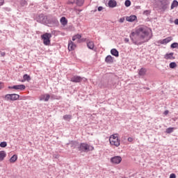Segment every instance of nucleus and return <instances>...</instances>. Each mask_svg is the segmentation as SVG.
<instances>
[{"label": "nucleus", "instance_id": "obj_1", "mask_svg": "<svg viewBox=\"0 0 178 178\" xmlns=\"http://www.w3.org/2000/svg\"><path fill=\"white\" fill-rule=\"evenodd\" d=\"M149 32L145 27H140L136 30L135 32H131L129 37L133 44L135 45H141L144 44V38L148 37Z\"/></svg>", "mask_w": 178, "mask_h": 178}, {"label": "nucleus", "instance_id": "obj_2", "mask_svg": "<svg viewBox=\"0 0 178 178\" xmlns=\"http://www.w3.org/2000/svg\"><path fill=\"white\" fill-rule=\"evenodd\" d=\"M154 4L159 9L163 12H165L168 8H169V5H170V0H154Z\"/></svg>", "mask_w": 178, "mask_h": 178}, {"label": "nucleus", "instance_id": "obj_3", "mask_svg": "<svg viewBox=\"0 0 178 178\" xmlns=\"http://www.w3.org/2000/svg\"><path fill=\"white\" fill-rule=\"evenodd\" d=\"M78 150L81 152H90V151H94V147L86 143H82L78 147Z\"/></svg>", "mask_w": 178, "mask_h": 178}, {"label": "nucleus", "instance_id": "obj_4", "mask_svg": "<svg viewBox=\"0 0 178 178\" xmlns=\"http://www.w3.org/2000/svg\"><path fill=\"white\" fill-rule=\"evenodd\" d=\"M51 37H52V35L48 33L42 35V40H43L44 45H49L51 44V40H49Z\"/></svg>", "mask_w": 178, "mask_h": 178}, {"label": "nucleus", "instance_id": "obj_5", "mask_svg": "<svg viewBox=\"0 0 178 178\" xmlns=\"http://www.w3.org/2000/svg\"><path fill=\"white\" fill-rule=\"evenodd\" d=\"M6 101H17L20 98V95L17 94H8L5 97Z\"/></svg>", "mask_w": 178, "mask_h": 178}, {"label": "nucleus", "instance_id": "obj_6", "mask_svg": "<svg viewBox=\"0 0 178 178\" xmlns=\"http://www.w3.org/2000/svg\"><path fill=\"white\" fill-rule=\"evenodd\" d=\"M37 22L42 23V24H47L48 23V17L43 14H40L37 18Z\"/></svg>", "mask_w": 178, "mask_h": 178}, {"label": "nucleus", "instance_id": "obj_7", "mask_svg": "<svg viewBox=\"0 0 178 178\" xmlns=\"http://www.w3.org/2000/svg\"><path fill=\"white\" fill-rule=\"evenodd\" d=\"M48 24H50L51 27H55L59 24V21L56 17H51L47 20Z\"/></svg>", "mask_w": 178, "mask_h": 178}, {"label": "nucleus", "instance_id": "obj_8", "mask_svg": "<svg viewBox=\"0 0 178 178\" xmlns=\"http://www.w3.org/2000/svg\"><path fill=\"white\" fill-rule=\"evenodd\" d=\"M111 163H114L115 165H119L120 162H122V157L120 156H115L111 159Z\"/></svg>", "mask_w": 178, "mask_h": 178}, {"label": "nucleus", "instance_id": "obj_9", "mask_svg": "<svg viewBox=\"0 0 178 178\" xmlns=\"http://www.w3.org/2000/svg\"><path fill=\"white\" fill-rule=\"evenodd\" d=\"M70 81L72 83H81L83 78L80 76L74 75L70 79Z\"/></svg>", "mask_w": 178, "mask_h": 178}, {"label": "nucleus", "instance_id": "obj_10", "mask_svg": "<svg viewBox=\"0 0 178 178\" xmlns=\"http://www.w3.org/2000/svg\"><path fill=\"white\" fill-rule=\"evenodd\" d=\"M8 88L10 90H20L21 91H23V90H26V86L24 85H15L13 86H9Z\"/></svg>", "mask_w": 178, "mask_h": 178}, {"label": "nucleus", "instance_id": "obj_11", "mask_svg": "<svg viewBox=\"0 0 178 178\" xmlns=\"http://www.w3.org/2000/svg\"><path fill=\"white\" fill-rule=\"evenodd\" d=\"M109 142L110 144H111V145H115V147H119V145H120V140H119V138L117 139H112L109 138Z\"/></svg>", "mask_w": 178, "mask_h": 178}, {"label": "nucleus", "instance_id": "obj_12", "mask_svg": "<svg viewBox=\"0 0 178 178\" xmlns=\"http://www.w3.org/2000/svg\"><path fill=\"white\" fill-rule=\"evenodd\" d=\"M49 98H51V95H49V94L42 95L40 97V101H44L45 102H48V101H49Z\"/></svg>", "mask_w": 178, "mask_h": 178}, {"label": "nucleus", "instance_id": "obj_13", "mask_svg": "<svg viewBox=\"0 0 178 178\" xmlns=\"http://www.w3.org/2000/svg\"><path fill=\"white\" fill-rule=\"evenodd\" d=\"M108 5L110 8H116L118 6V2H116V0H109Z\"/></svg>", "mask_w": 178, "mask_h": 178}, {"label": "nucleus", "instance_id": "obj_14", "mask_svg": "<svg viewBox=\"0 0 178 178\" xmlns=\"http://www.w3.org/2000/svg\"><path fill=\"white\" fill-rule=\"evenodd\" d=\"M68 49L69 51H74V49H76V44H74V42H72L71 40L69 41Z\"/></svg>", "mask_w": 178, "mask_h": 178}, {"label": "nucleus", "instance_id": "obj_15", "mask_svg": "<svg viewBox=\"0 0 178 178\" xmlns=\"http://www.w3.org/2000/svg\"><path fill=\"white\" fill-rule=\"evenodd\" d=\"M137 19V16L136 15H131L129 17H126L127 22H133L134 20Z\"/></svg>", "mask_w": 178, "mask_h": 178}, {"label": "nucleus", "instance_id": "obj_16", "mask_svg": "<svg viewBox=\"0 0 178 178\" xmlns=\"http://www.w3.org/2000/svg\"><path fill=\"white\" fill-rule=\"evenodd\" d=\"M105 62L106 63H113V57L111 55L107 56L105 58Z\"/></svg>", "mask_w": 178, "mask_h": 178}, {"label": "nucleus", "instance_id": "obj_17", "mask_svg": "<svg viewBox=\"0 0 178 178\" xmlns=\"http://www.w3.org/2000/svg\"><path fill=\"white\" fill-rule=\"evenodd\" d=\"M111 54L113 56H115V58H118L119 56V51L116 49H112L111 50Z\"/></svg>", "mask_w": 178, "mask_h": 178}, {"label": "nucleus", "instance_id": "obj_18", "mask_svg": "<svg viewBox=\"0 0 178 178\" xmlns=\"http://www.w3.org/2000/svg\"><path fill=\"white\" fill-rule=\"evenodd\" d=\"M173 55H175V53L172 52V53H170V54H166L165 56H164V58L167 60H172V59H175V57H173Z\"/></svg>", "mask_w": 178, "mask_h": 178}, {"label": "nucleus", "instance_id": "obj_19", "mask_svg": "<svg viewBox=\"0 0 178 178\" xmlns=\"http://www.w3.org/2000/svg\"><path fill=\"white\" fill-rule=\"evenodd\" d=\"M87 47L89 49H94V47H95V44H94V42L92 41H87Z\"/></svg>", "mask_w": 178, "mask_h": 178}, {"label": "nucleus", "instance_id": "obj_20", "mask_svg": "<svg viewBox=\"0 0 178 178\" xmlns=\"http://www.w3.org/2000/svg\"><path fill=\"white\" fill-rule=\"evenodd\" d=\"M6 158V152L5 151H0V161H2Z\"/></svg>", "mask_w": 178, "mask_h": 178}, {"label": "nucleus", "instance_id": "obj_21", "mask_svg": "<svg viewBox=\"0 0 178 178\" xmlns=\"http://www.w3.org/2000/svg\"><path fill=\"white\" fill-rule=\"evenodd\" d=\"M146 73H147V69L145 68H141L138 72L139 76H141L142 77L144 76V75L146 74Z\"/></svg>", "mask_w": 178, "mask_h": 178}, {"label": "nucleus", "instance_id": "obj_22", "mask_svg": "<svg viewBox=\"0 0 178 178\" xmlns=\"http://www.w3.org/2000/svg\"><path fill=\"white\" fill-rule=\"evenodd\" d=\"M172 40V37H168L161 40V44H168Z\"/></svg>", "mask_w": 178, "mask_h": 178}, {"label": "nucleus", "instance_id": "obj_23", "mask_svg": "<svg viewBox=\"0 0 178 178\" xmlns=\"http://www.w3.org/2000/svg\"><path fill=\"white\" fill-rule=\"evenodd\" d=\"M23 80L22 81V82L24 81H30V80H31V78L30 77V75L27 74H25L24 76H23Z\"/></svg>", "mask_w": 178, "mask_h": 178}, {"label": "nucleus", "instance_id": "obj_24", "mask_svg": "<svg viewBox=\"0 0 178 178\" xmlns=\"http://www.w3.org/2000/svg\"><path fill=\"white\" fill-rule=\"evenodd\" d=\"M60 22L63 26H66V24H67V19H66V17H62Z\"/></svg>", "mask_w": 178, "mask_h": 178}, {"label": "nucleus", "instance_id": "obj_25", "mask_svg": "<svg viewBox=\"0 0 178 178\" xmlns=\"http://www.w3.org/2000/svg\"><path fill=\"white\" fill-rule=\"evenodd\" d=\"M17 161V155L14 154L10 159V162L11 163H14V162Z\"/></svg>", "mask_w": 178, "mask_h": 178}, {"label": "nucleus", "instance_id": "obj_26", "mask_svg": "<svg viewBox=\"0 0 178 178\" xmlns=\"http://www.w3.org/2000/svg\"><path fill=\"white\" fill-rule=\"evenodd\" d=\"M178 6V1L177 0H174L171 4V9H175V8Z\"/></svg>", "mask_w": 178, "mask_h": 178}, {"label": "nucleus", "instance_id": "obj_27", "mask_svg": "<svg viewBox=\"0 0 178 178\" xmlns=\"http://www.w3.org/2000/svg\"><path fill=\"white\" fill-rule=\"evenodd\" d=\"M81 38V35L76 34L72 37V41H76V40H80Z\"/></svg>", "mask_w": 178, "mask_h": 178}, {"label": "nucleus", "instance_id": "obj_28", "mask_svg": "<svg viewBox=\"0 0 178 178\" xmlns=\"http://www.w3.org/2000/svg\"><path fill=\"white\" fill-rule=\"evenodd\" d=\"M76 3L77 6H83V5L84 4V0H76Z\"/></svg>", "mask_w": 178, "mask_h": 178}, {"label": "nucleus", "instance_id": "obj_29", "mask_svg": "<svg viewBox=\"0 0 178 178\" xmlns=\"http://www.w3.org/2000/svg\"><path fill=\"white\" fill-rule=\"evenodd\" d=\"M173 130H175V128L169 127L166 129L165 133H167V134H170L171 133H173Z\"/></svg>", "mask_w": 178, "mask_h": 178}, {"label": "nucleus", "instance_id": "obj_30", "mask_svg": "<svg viewBox=\"0 0 178 178\" xmlns=\"http://www.w3.org/2000/svg\"><path fill=\"white\" fill-rule=\"evenodd\" d=\"M124 5L127 8H129L131 5V1L130 0H126L124 2Z\"/></svg>", "mask_w": 178, "mask_h": 178}, {"label": "nucleus", "instance_id": "obj_31", "mask_svg": "<svg viewBox=\"0 0 178 178\" xmlns=\"http://www.w3.org/2000/svg\"><path fill=\"white\" fill-rule=\"evenodd\" d=\"M177 66V64H176V63H175V62L170 63V69H175V67H176Z\"/></svg>", "mask_w": 178, "mask_h": 178}, {"label": "nucleus", "instance_id": "obj_32", "mask_svg": "<svg viewBox=\"0 0 178 178\" xmlns=\"http://www.w3.org/2000/svg\"><path fill=\"white\" fill-rule=\"evenodd\" d=\"M64 120H69L70 119H72V115H65L63 116Z\"/></svg>", "mask_w": 178, "mask_h": 178}, {"label": "nucleus", "instance_id": "obj_33", "mask_svg": "<svg viewBox=\"0 0 178 178\" xmlns=\"http://www.w3.org/2000/svg\"><path fill=\"white\" fill-rule=\"evenodd\" d=\"M8 145V143L6 142H1L0 143V147L1 148H5Z\"/></svg>", "mask_w": 178, "mask_h": 178}, {"label": "nucleus", "instance_id": "obj_34", "mask_svg": "<svg viewBox=\"0 0 178 178\" xmlns=\"http://www.w3.org/2000/svg\"><path fill=\"white\" fill-rule=\"evenodd\" d=\"M170 48L175 49V48H178V43L177 42H174L170 45Z\"/></svg>", "mask_w": 178, "mask_h": 178}, {"label": "nucleus", "instance_id": "obj_35", "mask_svg": "<svg viewBox=\"0 0 178 178\" xmlns=\"http://www.w3.org/2000/svg\"><path fill=\"white\" fill-rule=\"evenodd\" d=\"M110 138H111V140H116V139H118V134H115L111 135Z\"/></svg>", "mask_w": 178, "mask_h": 178}, {"label": "nucleus", "instance_id": "obj_36", "mask_svg": "<svg viewBox=\"0 0 178 178\" xmlns=\"http://www.w3.org/2000/svg\"><path fill=\"white\" fill-rule=\"evenodd\" d=\"M20 4H21V6H26L27 5V1L26 0H22Z\"/></svg>", "mask_w": 178, "mask_h": 178}, {"label": "nucleus", "instance_id": "obj_37", "mask_svg": "<svg viewBox=\"0 0 178 178\" xmlns=\"http://www.w3.org/2000/svg\"><path fill=\"white\" fill-rule=\"evenodd\" d=\"M120 23H124V17H122L119 19Z\"/></svg>", "mask_w": 178, "mask_h": 178}, {"label": "nucleus", "instance_id": "obj_38", "mask_svg": "<svg viewBox=\"0 0 178 178\" xmlns=\"http://www.w3.org/2000/svg\"><path fill=\"white\" fill-rule=\"evenodd\" d=\"M170 178H176V174H173V173L170 174Z\"/></svg>", "mask_w": 178, "mask_h": 178}, {"label": "nucleus", "instance_id": "obj_39", "mask_svg": "<svg viewBox=\"0 0 178 178\" xmlns=\"http://www.w3.org/2000/svg\"><path fill=\"white\" fill-rule=\"evenodd\" d=\"M103 9H104V7L99 6V7H98L97 10H98V12H101Z\"/></svg>", "mask_w": 178, "mask_h": 178}, {"label": "nucleus", "instance_id": "obj_40", "mask_svg": "<svg viewBox=\"0 0 178 178\" xmlns=\"http://www.w3.org/2000/svg\"><path fill=\"white\" fill-rule=\"evenodd\" d=\"M5 55H6V53L3 51H0V56H5Z\"/></svg>", "mask_w": 178, "mask_h": 178}, {"label": "nucleus", "instance_id": "obj_41", "mask_svg": "<svg viewBox=\"0 0 178 178\" xmlns=\"http://www.w3.org/2000/svg\"><path fill=\"white\" fill-rule=\"evenodd\" d=\"M128 141H129V143H133V138H131V137H129V138H128Z\"/></svg>", "mask_w": 178, "mask_h": 178}, {"label": "nucleus", "instance_id": "obj_42", "mask_svg": "<svg viewBox=\"0 0 178 178\" xmlns=\"http://www.w3.org/2000/svg\"><path fill=\"white\" fill-rule=\"evenodd\" d=\"M5 3V0H0V6H2Z\"/></svg>", "mask_w": 178, "mask_h": 178}, {"label": "nucleus", "instance_id": "obj_43", "mask_svg": "<svg viewBox=\"0 0 178 178\" xmlns=\"http://www.w3.org/2000/svg\"><path fill=\"white\" fill-rule=\"evenodd\" d=\"M51 98H52L53 99H56V96L55 95H51Z\"/></svg>", "mask_w": 178, "mask_h": 178}, {"label": "nucleus", "instance_id": "obj_44", "mask_svg": "<svg viewBox=\"0 0 178 178\" xmlns=\"http://www.w3.org/2000/svg\"><path fill=\"white\" fill-rule=\"evenodd\" d=\"M130 41V40L127 38H124V42H129Z\"/></svg>", "mask_w": 178, "mask_h": 178}, {"label": "nucleus", "instance_id": "obj_45", "mask_svg": "<svg viewBox=\"0 0 178 178\" xmlns=\"http://www.w3.org/2000/svg\"><path fill=\"white\" fill-rule=\"evenodd\" d=\"M1 88H3V83L0 82V90H1Z\"/></svg>", "mask_w": 178, "mask_h": 178}, {"label": "nucleus", "instance_id": "obj_46", "mask_svg": "<svg viewBox=\"0 0 178 178\" xmlns=\"http://www.w3.org/2000/svg\"><path fill=\"white\" fill-rule=\"evenodd\" d=\"M175 24H177L178 26V19H176L174 22Z\"/></svg>", "mask_w": 178, "mask_h": 178}, {"label": "nucleus", "instance_id": "obj_47", "mask_svg": "<svg viewBox=\"0 0 178 178\" xmlns=\"http://www.w3.org/2000/svg\"><path fill=\"white\" fill-rule=\"evenodd\" d=\"M148 12H149L148 10H145V11H144L143 13H144V15H148Z\"/></svg>", "mask_w": 178, "mask_h": 178}, {"label": "nucleus", "instance_id": "obj_48", "mask_svg": "<svg viewBox=\"0 0 178 178\" xmlns=\"http://www.w3.org/2000/svg\"><path fill=\"white\" fill-rule=\"evenodd\" d=\"M168 113H169V111L168 110L164 112V115H168Z\"/></svg>", "mask_w": 178, "mask_h": 178}, {"label": "nucleus", "instance_id": "obj_49", "mask_svg": "<svg viewBox=\"0 0 178 178\" xmlns=\"http://www.w3.org/2000/svg\"><path fill=\"white\" fill-rule=\"evenodd\" d=\"M73 144L76 145V144H77V142H73Z\"/></svg>", "mask_w": 178, "mask_h": 178}, {"label": "nucleus", "instance_id": "obj_50", "mask_svg": "<svg viewBox=\"0 0 178 178\" xmlns=\"http://www.w3.org/2000/svg\"><path fill=\"white\" fill-rule=\"evenodd\" d=\"M146 90H149V88H146Z\"/></svg>", "mask_w": 178, "mask_h": 178}, {"label": "nucleus", "instance_id": "obj_51", "mask_svg": "<svg viewBox=\"0 0 178 178\" xmlns=\"http://www.w3.org/2000/svg\"><path fill=\"white\" fill-rule=\"evenodd\" d=\"M83 41H86V39H82Z\"/></svg>", "mask_w": 178, "mask_h": 178}, {"label": "nucleus", "instance_id": "obj_52", "mask_svg": "<svg viewBox=\"0 0 178 178\" xmlns=\"http://www.w3.org/2000/svg\"><path fill=\"white\" fill-rule=\"evenodd\" d=\"M71 3H74L73 2H71Z\"/></svg>", "mask_w": 178, "mask_h": 178}]
</instances>
